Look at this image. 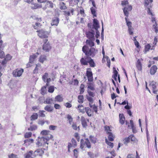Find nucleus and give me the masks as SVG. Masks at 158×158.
I'll return each instance as SVG.
<instances>
[{
	"instance_id": "1",
	"label": "nucleus",
	"mask_w": 158,
	"mask_h": 158,
	"mask_svg": "<svg viewBox=\"0 0 158 158\" xmlns=\"http://www.w3.org/2000/svg\"><path fill=\"white\" fill-rule=\"evenodd\" d=\"M82 51L87 56L94 57L97 53V51L93 48H89L86 45H84L82 48Z\"/></svg>"
},
{
	"instance_id": "2",
	"label": "nucleus",
	"mask_w": 158,
	"mask_h": 158,
	"mask_svg": "<svg viewBox=\"0 0 158 158\" xmlns=\"http://www.w3.org/2000/svg\"><path fill=\"white\" fill-rule=\"evenodd\" d=\"M129 2L127 1L123 0L121 1V5L124 6L123 9L124 14L125 16L128 17L129 16V12L132 9V6L131 5H128Z\"/></svg>"
},
{
	"instance_id": "3",
	"label": "nucleus",
	"mask_w": 158,
	"mask_h": 158,
	"mask_svg": "<svg viewBox=\"0 0 158 158\" xmlns=\"http://www.w3.org/2000/svg\"><path fill=\"white\" fill-rule=\"evenodd\" d=\"M36 32L38 33V36L41 38H47L49 35L48 31L43 29L37 30Z\"/></svg>"
},
{
	"instance_id": "4",
	"label": "nucleus",
	"mask_w": 158,
	"mask_h": 158,
	"mask_svg": "<svg viewBox=\"0 0 158 158\" xmlns=\"http://www.w3.org/2000/svg\"><path fill=\"white\" fill-rule=\"evenodd\" d=\"M53 137L52 135H45L41 138L38 137V139H39L40 142H42V145H43L45 143L48 144V143H47V142Z\"/></svg>"
},
{
	"instance_id": "5",
	"label": "nucleus",
	"mask_w": 158,
	"mask_h": 158,
	"mask_svg": "<svg viewBox=\"0 0 158 158\" xmlns=\"http://www.w3.org/2000/svg\"><path fill=\"white\" fill-rule=\"evenodd\" d=\"M85 145L88 148H90L91 147L90 143L88 138L85 139V141L83 139L81 140L80 147L81 149H83Z\"/></svg>"
},
{
	"instance_id": "6",
	"label": "nucleus",
	"mask_w": 158,
	"mask_h": 158,
	"mask_svg": "<svg viewBox=\"0 0 158 158\" xmlns=\"http://www.w3.org/2000/svg\"><path fill=\"white\" fill-rule=\"evenodd\" d=\"M87 37L92 41H94L95 40L94 35H95L94 31L91 29V31H88L86 32Z\"/></svg>"
},
{
	"instance_id": "7",
	"label": "nucleus",
	"mask_w": 158,
	"mask_h": 158,
	"mask_svg": "<svg viewBox=\"0 0 158 158\" xmlns=\"http://www.w3.org/2000/svg\"><path fill=\"white\" fill-rule=\"evenodd\" d=\"M91 70L90 68H87L86 72V75L87 77L88 81L89 82H92L93 80V73Z\"/></svg>"
},
{
	"instance_id": "8",
	"label": "nucleus",
	"mask_w": 158,
	"mask_h": 158,
	"mask_svg": "<svg viewBox=\"0 0 158 158\" xmlns=\"http://www.w3.org/2000/svg\"><path fill=\"white\" fill-rule=\"evenodd\" d=\"M23 72V69H17L13 72V75L14 77H20Z\"/></svg>"
},
{
	"instance_id": "9",
	"label": "nucleus",
	"mask_w": 158,
	"mask_h": 158,
	"mask_svg": "<svg viewBox=\"0 0 158 158\" xmlns=\"http://www.w3.org/2000/svg\"><path fill=\"white\" fill-rule=\"evenodd\" d=\"M156 83L155 81H153L151 82L149 84L150 87L152 89L153 93L154 94H157L158 91V89H157Z\"/></svg>"
},
{
	"instance_id": "10",
	"label": "nucleus",
	"mask_w": 158,
	"mask_h": 158,
	"mask_svg": "<svg viewBox=\"0 0 158 158\" xmlns=\"http://www.w3.org/2000/svg\"><path fill=\"white\" fill-rule=\"evenodd\" d=\"M39 55V53L36 52L33 55L30 56L29 58V62L28 64H27V66L28 67H30L31 66L29 64L32 63L34 61V59L37 57L38 55Z\"/></svg>"
},
{
	"instance_id": "11",
	"label": "nucleus",
	"mask_w": 158,
	"mask_h": 158,
	"mask_svg": "<svg viewBox=\"0 0 158 158\" xmlns=\"http://www.w3.org/2000/svg\"><path fill=\"white\" fill-rule=\"evenodd\" d=\"M60 21L59 18L57 17H54L52 18L51 23L52 26H57L59 23Z\"/></svg>"
},
{
	"instance_id": "12",
	"label": "nucleus",
	"mask_w": 158,
	"mask_h": 158,
	"mask_svg": "<svg viewBox=\"0 0 158 158\" xmlns=\"http://www.w3.org/2000/svg\"><path fill=\"white\" fill-rule=\"evenodd\" d=\"M52 47L51 46L49 42L47 43L44 44L43 46V49L45 52H48L51 49Z\"/></svg>"
},
{
	"instance_id": "13",
	"label": "nucleus",
	"mask_w": 158,
	"mask_h": 158,
	"mask_svg": "<svg viewBox=\"0 0 158 158\" xmlns=\"http://www.w3.org/2000/svg\"><path fill=\"white\" fill-rule=\"evenodd\" d=\"M89 56L82 57L80 60V62L82 65H86L88 64Z\"/></svg>"
},
{
	"instance_id": "14",
	"label": "nucleus",
	"mask_w": 158,
	"mask_h": 158,
	"mask_svg": "<svg viewBox=\"0 0 158 158\" xmlns=\"http://www.w3.org/2000/svg\"><path fill=\"white\" fill-rule=\"evenodd\" d=\"M99 27V23L98 20L96 19H93V24L92 26V28L94 29L95 30H97V29Z\"/></svg>"
},
{
	"instance_id": "15",
	"label": "nucleus",
	"mask_w": 158,
	"mask_h": 158,
	"mask_svg": "<svg viewBox=\"0 0 158 158\" xmlns=\"http://www.w3.org/2000/svg\"><path fill=\"white\" fill-rule=\"evenodd\" d=\"M44 153V151L42 149H38L34 152L33 156L35 157L36 156H41Z\"/></svg>"
},
{
	"instance_id": "16",
	"label": "nucleus",
	"mask_w": 158,
	"mask_h": 158,
	"mask_svg": "<svg viewBox=\"0 0 158 158\" xmlns=\"http://www.w3.org/2000/svg\"><path fill=\"white\" fill-rule=\"evenodd\" d=\"M81 121L82 127L84 128H86L87 126V125L85 118L82 116L81 117Z\"/></svg>"
},
{
	"instance_id": "17",
	"label": "nucleus",
	"mask_w": 158,
	"mask_h": 158,
	"mask_svg": "<svg viewBox=\"0 0 158 158\" xmlns=\"http://www.w3.org/2000/svg\"><path fill=\"white\" fill-rule=\"evenodd\" d=\"M157 69V68L156 65H154L150 69V73L151 75H154Z\"/></svg>"
},
{
	"instance_id": "18",
	"label": "nucleus",
	"mask_w": 158,
	"mask_h": 158,
	"mask_svg": "<svg viewBox=\"0 0 158 158\" xmlns=\"http://www.w3.org/2000/svg\"><path fill=\"white\" fill-rule=\"evenodd\" d=\"M54 4L51 1H47L45 5V6L46 8H52L54 7Z\"/></svg>"
},
{
	"instance_id": "19",
	"label": "nucleus",
	"mask_w": 158,
	"mask_h": 158,
	"mask_svg": "<svg viewBox=\"0 0 158 158\" xmlns=\"http://www.w3.org/2000/svg\"><path fill=\"white\" fill-rule=\"evenodd\" d=\"M44 103L47 104H54L55 103V101H53L52 98H47L45 101H44Z\"/></svg>"
},
{
	"instance_id": "20",
	"label": "nucleus",
	"mask_w": 158,
	"mask_h": 158,
	"mask_svg": "<svg viewBox=\"0 0 158 158\" xmlns=\"http://www.w3.org/2000/svg\"><path fill=\"white\" fill-rule=\"evenodd\" d=\"M88 58H89V59L88 62V63L89 64L90 66L93 67H95V64L93 60L91 59L90 57H89Z\"/></svg>"
},
{
	"instance_id": "21",
	"label": "nucleus",
	"mask_w": 158,
	"mask_h": 158,
	"mask_svg": "<svg viewBox=\"0 0 158 158\" xmlns=\"http://www.w3.org/2000/svg\"><path fill=\"white\" fill-rule=\"evenodd\" d=\"M53 107L50 105H47L45 107L44 109L47 111L51 112L53 110Z\"/></svg>"
},
{
	"instance_id": "22",
	"label": "nucleus",
	"mask_w": 158,
	"mask_h": 158,
	"mask_svg": "<svg viewBox=\"0 0 158 158\" xmlns=\"http://www.w3.org/2000/svg\"><path fill=\"white\" fill-rule=\"evenodd\" d=\"M107 134L108 135V139L109 141H113L114 140V136L113 135L111 132H108Z\"/></svg>"
},
{
	"instance_id": "23",
	"label": "nucleus",
	"mask_w": 158,
	"mask_h": 158,
	"mask_svg": "<svg viewBox=\"0 0 158 158\" xmlns=\"http://www.w3.org/2000/svg\"><path fill=\"white\" fill-rule=\"evenodd\" d=\"M45 113H46L45 111L40 110L38 112V116L40 117H45L46 116Z\"/></svg>"
},
{
	"instance_id": "24",
	"label": "nucleus",
	"mask_w": 158,
	"mask_h": 158,
	"mask_svg": "<svg viewBox=\"0 0 158 158\" xmlns=\"http://www.w3.org/2000/svg\"><path fill=\"white\" fill-rule=\"evenodd\" d=\"M113 73L114 74L112 75V77L115 81H117V77L118 76V72L114 67L113 68Z\"/></svg>"
},
{
	"instance_id": "25",
	"label": "nucleus",
	"mask_w": 158,
	"mask_h": 158,
	"mask_svg": "<svg viewBox=\"0 0 158 158\" xmlns=\"http://www.w3.org/2000/svg\"><path fill=\"white\" fill-rule=\"evenodd\" d=\"M34 140L32 139H28L24 141V143L26 144V145H29L31 143H33Z\"/></svg>"
},
{
	"instance_id": "26",
	"label": "nucleus",
	"mask_w": 158,
	"mask_h": 158,
	"mask_svg": "<svg viewBox=\"0 0 158 158\" xmlns=\"http://www.w3.org/2000/svg\"><path fill=\"white\" fill-rule=\"evenodd\" d=\"M87 84L88 89L92 91H94L95 90V88L94 87V85L93 83L89 82L87 83Z\"/></svg>"
},
{
	"instance_id": "27",
	"label": "nucleus",
	"mask_w": 158,
	"mask_h": 158,
	"mask_svg": "<svg viewBox=\"0 0 158 158\" xmlns=\"http://www.w3.org/2000/svg\"><path fill=\"white\" fill-rule=\"evenodd\" d=\"M85 111L87 114V115L89 116H91L92 115V112L90 109V108L89 107H85Z\"/></svg>"
},
{
	"instance_id": "28",
	"label": "nucleus",
	"mask_w": 158,
	"mask_h": 158,
	"mask_svg": "<svg viewBox=\"0 0 158 158\" xmlns=\"http://www.w3.org/2000/svg\"><path fill=\"white\" fill-rule=\"evenodd\" d=\"M154 49V45L152 46V47L149 44H148L145 46V50L146 52L148 51L150 49H151V50H153Z\"/></svg>"
},
{
	"instance_id": "29",
	"label": "nucleus",
	"mask_w": 158,
	"mask_h": 158,
	"mask_svg": "<svg viewBox=\"0 0 158 158\" xmlns=\"http://www.w3.org/2000/svg\"><path fill=\"white\" fill-rule=\"evenodd\" d=\"M31 8L32 9H35L40 8V6L36 3H34L33 2L31 3Z\"/></svg>"
},
{
	"instance_id": "30",
	"label": "nucleus",
	"mask_w": 158,
	"mask_h": 158,
	"mask_svg": "<svg viewBox=\"0 0 158 158\" xmlns=\"http://www.w3.org/2000/svg\"><path fill=\"white\" fill-rule=\"evenodd\" d=\"M55 102L56 101L60 102L63 101V98L61 96V95H59L56 96L55 97Z\"/></svg>"
},
{
	"instance_id": "31",
	"label": "nucleus",
	"mask_w": 158,
	"mask_h": 158,
	"mask_svg": "<svg viewBox=\"0 0 158 158\" xmlns=\"http://www.w3.org/2000/svg\"><path fill=\"white\" fill-rule=\"evenodd\" d=\"M38 117V114L37 113H34L31 116L30 118L31 120H34L37 119Z\"/></svg>"
},
{
	"instance_id": "32",
	"label": "nucleus",
	"mask_w": 158,
	"mask_h": 158,
	"mask_svg": "<svg viewBox=\"0 0 158 158\" xmlns=\"http://www.w3.org/2000/svg\"><path fill=\"white\" fill-rule=\"evenodd\" d=\"M60 8L61 10H64L67 8L65 4L62 2L60 3Z\"/></svg>"
},
{
	"instance_id": "33",
	"label": "nucleus",
	"mask_w": 158,
	"mask_h": 158,
	"mask_svg": "<svg viewBox=\"0 0 158 158\" xmlns=\"http://www.w3.org/2000/svg\"><path fill=\"white\" fill-rule=\"evenodd\" d=\"M136 67L139 70H142V65L141 63L139 60H138L137 61L136 64Z\"/></svg>"
},
{
	"instance_id": "34",
	"label": "nucleus",
	"mask_w": 158,
	"mask_h": 158,
	"mask_svg": "<svg viewBox=\"0 0 158 158\" xmlns=\"http://www.w3.org/2000/svg\"><path fill=\"white\" fill-rule=\"evenodd\" d=\"M127 17H126L125 18V19L126 23H127V25L128 27V28H129V27L131 28V27H132L131 26L132 23L131 21H128Z\"/></svg>"
},
{
	"instance_id": "35",
	"label": "nucleus",
	"mask_w": 158,
	"mask_h": 158,
	"mask_svg": "<svg viewBox=\"0 0 158 158\" xmlns=\"http://www.w3.org/2000/svg\"><path fill=\"white\" fill-rule=\"evenodd\" d=\"M89 138L92 143H95L96 142L97 139L94 136L90 135Z\"/></svg>"
},
{
	"instance_id": "36",
	"label": "nucleus",
	"mask_w": 158,
	"mask_h": 158,
	"mask_svg": "<svg viewBox=\"0 0 158 158\" xmlns=\"http://www.w3.org/2000/svg\"><path fill=\"white\" fill-rule=\"evenodd\" d=\"M153 2V0H144V5L145 7L148 6L149 2L152 3Z\"/></svg>"
},
{
	"instance_id": "37",
	"label": "nucleus",
	"mask_w": 158,
	"mask_h": 158,
	"mask_svg": "<svg viewBox=\"0 0 158 158\" xmlns=\"http://www.w3.org/2000/svg\"><path fill=\"white\" fill-rule=\"evenodd\" d=\"M46 56H40L39 58V61L40 62L43 63L46 60Z\"/></svg>"
},
{
	"instance_id": "38",
	"label": "nucleus",
	"mask_w": 158,
	"mask_h": 158,
	"mask_svg": "<svg viewBox=\"0 0 158 158\" xmlns=\"http://www.w3.org/2000/svg\"><path fill=\"white\" fill-rule=\"evenodd\" d=\"M78 102L80 103H82L84 102V98L82 95H80L78 96Z\"/></svg>"
},
{
	"instance_id": "39",
	"label": "nucleus",
	"mask_w": 158,
	"mask_h": 158,
	"mask_svg": "<svg viewBox=\"0 0 158 158\" xmlns=\"http://www.w3.org/2000/svg\"><path fill=\"white\" fill-rule=\"evenodd\" d=\"M48 73H46L44 74L42 76V79L43 80L44 82H46V80L48 78Z\"/></svg>"
},
{
	"instance_id": "40",
	"label": "nucleus",
	"mask_w": 158,
	"mask_h": 158,
	"mask_svg": "<svg viewBox=\"0 0 158 158\" xmlns=\"http://www.w3.org/2000/svg\"><path fill=\"white\" fill-rule=\"evenodd\" d=\"M130 138V139L131 141L134 142H137V140L136 138H135L134 135H131L129 136Z\"/></svg>"
},
{
	"instance_id": "41",
	"label": "nucleus",
	"mask_w": 158,
	"mask_h": 158,
	"mask_svg": "<svg viewBox=\"0 0 158 158\" xmlns=\"http://www.w3.org/2000/svg\"><path fill=\"white\" fill-rule=\"evenodd\" d=\"M152 21L153 22V21H155V24H154L153 26V27L154 29H155V32H156V33H157L158 31V28L157 27V23L156 22V20L155 19H154L153 20H152Z\"/></svg>"
},
{
	"instance_id": "42",
	"label": "nucleus",
	"mask_w": 158,
	"mask_h": 158,
	"mask_svg": "<svg viewBox=\"0 0 158 158\" xmlns=\"http://www.w3.org/2000/svg\"><path fill=\"white\" fill-rule=\"evenodd\" d=\"M37 127L36 125H33L30 126V127L28 128V131H33L36 130L37 129Z\"/></svg>"
},
{
	"instance_id": "43",
	"label": "nucleus",
	"mask_w": 158,
	"mask_h": 158,
	"mask_svg": "<svg viewBox=\"0 0 158 158\" xmlns=\"http://www.w3.org/2000/svg\"><path fill=\"white\" fill-rule=\"evenodd\" d=\"M33 153L34 152L32 150L29 151L26 156L25 158H30L31 157V155L33 156Z\"/></svg>"
},
{
	"instance_id": "44",
	"label": "nucleus",
	"mask_w": 158,
	"mask_h": 158,
	"mask_svg": "<svg viewBox=\"0 0 158 158\" xmlns=\"http://www.w3.org/2000/svg\"><path fill=\"white\" fill-rule=\"evenodd\" d=\"M86 98L87 100L90 102V103H93L94 102V100L92 97H90L88 95H86Z\"/></svg>"
},
{
	"instance_id": "45",
	"label": "nucleus",
	"mask_w": 158,
	"mask_h": 158,
	"mask_svg": "<svg viewBox=\"0 0 158 158\" xmlns=\"http://www.w3.org/2000/svg\"><path fill=\"white\" fill-rule=\"evenodd\" d=\"M130 140L129 136L128 137L126 138L123 140L124 144L125 145H127V144L130 142Z\"/></svg>"
},
{
	"instance_id": "46",
	"label": "nucleus",
	"mask_w": 158,
	"mask_h": 158,
	"mask_svg": "<svg viewBox=\"0 0 158 158\" xmlns=\"http://www.w3.org/2000/svg\"><path fill=\"white\" fill-rule=\"evenodd\" d=\"M90 10L92 14L94 16L96 17V10L95 8L94 7H92L90 8Z\"/></svg>"
},
{
	"instance_id": "47",
	"label": "nucleus",
	"mask_w": 158,
	"mask_h": 158,
	"mask_svg": "<svg viewBox=\"0 0 158 158\" xmlns=\"http://www.w3.org/2000/svg\"><path fill=\"white\" fill-rule=\"evenodd\" d=\"M80 107H82L83 108V106L81 105H79L78 106V108H79V110L80 111V112L82 113H84L85 111V109L83 108L82 109H81V108H79Z\"/></svg>"
},
{
	"instance_id": "48",
	"label": "nucleus",
	"mask_w": 158,
	"mask_h": 158,
	"mask_svg": "<svg viewBox=\"0 0 158 158\" xmlns=\"http://www.w3.org/2000/svg\"><path fill=\"white\" fill-rule=\"evenodd\" d=\"M41 25L40 23H36L34 25H33L34 28L35 29H38V27H40Z\"/></svg>"
},
{
	"instance_id": "49",
	"label": "nucleus",
	"mask_w": 158,
	"mask_h": 158,
	"mask_svg": "<svg viewBox=\"0 0 158 158\" xmlns=\"http://www.w3.org/2000/svg\"><path fill=\"white\" fill-rule=\"evenodd\" d=\"M54 90V87L53 86H51L48 88V92L49 93H53Z\"/></svg>"
},
{
	"instance_id": "50",
	"label": "nucleus",
	"mask_w": 158,
	"mask_h": 158,
	"mask_svg": "<svg viewBox=\"0 0 158 158\" xmlns=\"http://www.w3.org/2000/svg\"><path fill=\"white\" fill-rule=\"evenodd\" d=\"M80 13L84 17L85 16V13L82 7H80Z\"/></svg>"
},
{
	"instance_id": "51",
	"label": "nucleus",
	"mask_w": 158,
	"mask_h": 158,
	"mask_svg": "<svg viewBox=\"0 0 158 158\" xmlns=\"http://www.w3.org/2000/svg\"><path fill=\"white\" fill-rule=\"evenodd\" d=\"M67 118L69 120V123L70 124H71L72 122L73 121V118L71 116L69 115L68 114L67 117Z\"/></svg>"
},
{
	"instance_id": "52",
	"label": "nucleus",
	"mask_w": 158,
	"mask_h": 158,
	"mask_svg": "<svg viewBox=\"0 0 158 158\" xmlns=\"http://www.w3.org/2000/svg\"><path fill=\"white\" fill-rule=\"evenodd\" d=\"M32 133L31 132L26 133L25 134L24 137L25 138H28L31 136Z\"/></svg>"
},
{
	"instance_id": "53",
	"label": "nucleus",
	"mask_w": 158,
	"mask_h": 158,
	"mask_svg": "<svg viewBox=\"0 0 158 158\" xmlns=\"http://www.w3.org/2000/svg\"><path fill=\"white\" fill-rule=\"evenodd\" d=\"M49 132V131L43 130L41 132V134L42 135H48V133Z\"/></svg>"
},
{
	"instance_id": "54",
	"label": "nucleus",
	"mask_w": 158,
	"mask_h": 158,
	"mask_svg": "<svg viewBox=\"0 0 158 158\" xmlns=\"http://www.w3.org/2000/svg\"><path fill=\"white\" fill-rule=\"evenodd\" d=\"M46 86H44L41 89V94H45L46 91Z\"/></svg>"
},
{
	"instance_id": "55",
	"label": "nucleus",
	"mask_w": 158,
	"mask_h": 158,
	"mask_svg": "<svg viewBox=\"0 0 158 158\" xmlns=\"http://www.w3.org/2000/svg\"><path fill=\"white\" fill-rule=\"evenodd\" d=\"M106 142L107 144L110 146L111 147V148H112L114 146L113 143H111L110 142H109L107 141V139H106Z\"/></svg>"
},
{
	"instance_id": "56",
	"label": "nucleus",
	"mask_w": 158,
	"mask_h": 158,
	"mask_svg": "<svg viewBox=\"0 0 158 158\" xmlns=\"http://www.w3.org/2000/svg\"><path fill=\"white\" fill-rule=\"evenodd\" d=\"M87 92L89 96H91L92 97H94V96L95 94L94 92L91 91H89V90H88Z\"/></svg>"
},
{
	"instance_id": "57",
	"label": "nucleus",
	"mask_w": 158,
	"mask_h": 158,
	"mask_svg": "<svg viewBox=\"0 0 158 158\" xmlns=\"http://www.w3.org/2000/svg\"><path fill=\"white\" fill-rule=\"evenodd\" d=\"M133 28L132 27L131 28L129 27L128 28V31H129V33L131 35H133Z\"/></svg>"
},
{
	"instance_id": "58",
	"label": "nucleus",
	"mask_w": 158,
	"mask_h": 158,
	"mask_svg": "<svg viewBox=\"0 0 158 158\" xmlns=\"http://www.w3.org/2000/svg\"><path fill=\"white\" fill-rule=\"evenodd\" d=\"M8 157L9 158H18L16 155L13 153H12L11 154L9 155Z\"/></svg>"
},
{
	"instance_id": "59",
	"label": "nucleus",
	"mask_w": 158,
	"mask_h": 158,
	"mask_svg": "<svg viewBox=\"0 0 158 158\" xmlns=\"http://www.w3.org/2000/svg\"><path fill=\"white\" fill-rule=\"evenodd\" d=\"M72 127L73 128L74 130H77V128L79 129V127H77V125L76 124L73 123L72 125Z\"/></svg>"
},
{
	"instance_id": "60",
	"label": "nucleus",
	"mask_w": 158,
	"mask_h": 158,
	"mask_svg": "<svg viewBox=\"0 0 158 158\" xmlns=\"http://www.w3.org/2000/svg\"><path fill=\"white\" fill-rule=\"evenodd\" d=\"M57 127L55 126L51 125L49 127V129L50 130H54Z\"/></svg>"
},
{
	"instance_id": "61",
	"label": "nucleus",
	"mask_w": 158,
	"mask_h": 158,
	"mask_svg": "<svg viewBox=\"0 0 158 158\" xmlns=\"http://www.w3.org/2000/svg\"><path fill=\"white\" fill-rule=\"evenodd\" d=\"M38 65H36V67L33 70V73H34L36 74L38 73Z\"/></svg>"
},
{
	"instance_id": "62",
	"label": "nucleus",
	"mask_w": 158,
	"mask_h": 158,
	"mask_svg": "<svg viewBox=\"0 0 158 158\" xmlns=\"http://www.w3.org/2000/svg\"><path fill=\"white\" fill-rule=\"evenodd\" d=\"M4 57V53L3 51H0V58L2 59Z\"/></svg>"
},
{
	"instance_id": "63",
	"label": "nucleus",
	"mask_w": 158,
	"mask_h": 158,
	"mask_svg": "<svg viewBox=\"0 0 158 158\" xmlns=\"http://www.w3.org/2000/svg\"><path fill=\"white\" fill-rule=\"evenodd\" d=\"M54 107L56 109H59L60 108L61 106L58 104H55L54 105Z\"/></svg>"
},
{
	"instance_id": "64",
	"label": "nucleus",
	"mask_w": 158,
	"mask_h": 158,
	"mask_svg": "<svg viewBox=\"0 0 158 158\" xmlns=\"http://www.w3.org/2000/svg\"><path fill=\"white\" fill-rule=\"evenodd\" d=\"M64 106L67 108H70L72 106V105L71 104L67 102L64 104Z\"/></svg>"
}]
</instances>
